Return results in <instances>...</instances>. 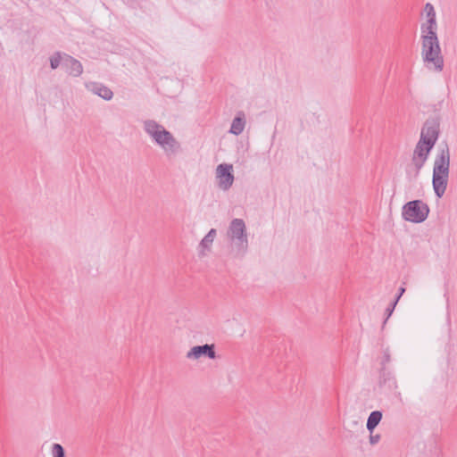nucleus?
I'll return each mask as SVG.
<instances>
[{"instance_id": "nucleus-3", "label": "nucleus", "mask_w": 457, "mask_h": 457, "mask_svg": "<svg viewBox=\"0 0 457 457\" xmlns=\"http://www.w3.org/2000/svg\"><path fill=\"white\" fill-rule=\"evenodd\" d=\"M422 59L428 69L442 71L444 69V57L442 55L437 36L421 35Z\"/></svg>"}, {"instance_id": "nucleus-4", "label": "nucleus", "mask_w": 457, "mask_h": 457, "mask_svg": "<svg viewBox=\"0 0 457 457\" xmlns=\"http://www.w3.org/2000/svg\"><path fill=\"white\" fill-rule=\"evenodd\" d=\"M228 239L233 245L237 254L243 256L248 248L245 223L242 219H233L227 231Z\"/></svg>"}, {"instance_id": "nucleus-18", "label": "nucleus", "mask_w": 457, "mask_h": 457, "mask_svg": "<svg viewBox=\"0 0 457 457\" xmlns=\"http://www.w3.org/2000/svg\"><path fill=\"white\" fill-rule=\"evenodd\" d=\"M63 55L60 52H55L50 58V67L52 70H55L61 64L62 66Z\"/></svg>"}, {"instance_id": "nucleus-13", "label": "nucleus", "mask_w": 457, "mask_h": 457, "mask_svg": "<svg viewBox=\"0 0 457 457\" xmlns=\"http://www.w3.org/2000/svg\"><path fill=\"white\" fill-rule=\"evenodd\" d=\"M245 126V114L243 112H239L233 119L228 132L235 136H238L244 131Z\"/></svg>"}, {"instance_id": "nucleus-19", "label": "nucleus", "mask_w": 457, "mask_h": 457, "mask_svg": "<svg viewBox=\"0 0 457 457\" xmlns=\"http://www.w3.org/2000/svg\"><path fill=\"white\" fill-rule=\"evenodd\" d=\"M51 453L52 457H66L63 446L58 443L52 445Z\"/></svg>"}, {"instance_id": "nucleus-23", "label": "nucleus", "mask_w": 457, "mask_h": 457, "mask_svg": "<svg viewBox=\"0 0 457 457\" xmlns=\"http://www.w3.org/2000/svg\"><path fill=\"white\" fill-rule=\"evenodd\" d=\"M405 287H400L398 288V293L396 294V295L395 296V299L394 301H396V303L399 302L400 298L402 297V295L405 293Z\"/></svg>"}, {"instance_id": "nucleus-10", "label": "nucleus", "mask_w": 457, "mask_h": 457, "mask_svg": "<svg viewBox=\"0 0 457 457\" xmlns=\"http://www.w3.org/2000/svg\"><path fill=\"white\" fill-rule=\"evenodd\" d=\"M62 68L69 75L73 77H79L83 72L81 62L67 54H63Z\"/></svg>"}, {"instance_id": "nucleus-5", "label": "nucleus", "mask_w": 457, "mask_h": 457, "mask_svg": "<svg viewBox=\"0 0 457 457\" xmlns=\"http://www.w3.org/2000/svg\"><path fill=\"white\" fill-rule=\"evenodd\" d=\"M429 212V206L426 203L422 200L415 199L403 204L402 217L409 222L421 223L428 219Z\"/></svg>"}, {"instance_id": "nucleus-7", "label": "nucleus", "mask_w": 457, "mask_h": 457, "mask_svg": "<svg viewBox=\"0 0 457 457\" xmlns=\"http://www.w3.org/2000/svg\"><path fill=\"white\" fill-rule=\"evenodd\" d=\"M216 178L218 179V187L226 191L228 190L234 182L233 166L228 163H221L217 166Z\"/></svg>"}, {"instance_id": "nucleus-20", "label": "nucleus", "mask_w": 457, "mask_h": 457, "mask_svg": "<svg viewBox=\"0 0 457 457\" xmlns=\"http://www.w3.org/2000/svg\"><path fill=\"white\" fill-rule=\"evenodd\" d=\"M398 303H396V301H392L388 306L386 308V311H385V315H386V318L383 321V325H382V328L385 327L387 320L391 317V315L393 314L395 309V306Z\"/></svg>"}, {"instance_id": "nucleus-11", "label": "nucleus", "mask_w": 457, "mask_h": 457, "mask_svg": "<svg viewBox=\"0 0 457 457\" xmlns=\"http://www.w3.org/2000/svg\"><path fill=\"white\" fill-rule=\"evenodd\" d=\"M428 159L420 157H411V165L406 168V176L409 180L416 179L420 176V170L423 168Z\"/></svg>"}, {"instance_id": "nucleus-16", "label": "nucleus", "mask_w": 457, "mask_h": 457, "mask_svg": "<svg viewBox=\"0 0 457 457\" xmlns=\"http://www.w3.org/2000/svg\"><path fill=\"white\" fill-rule=\"evenodd\" d=\"M436 29V18L434 17L428 18L427 21L420 26L422 35L437 36Z\"/></svg>"}, {"instance_id": "nucleus-24", "label": "nucleus", "mask_w": 457, "mask_h": 457, "mask_svg": "<svg viewBox=\"0 0 457 457\" xmlns=\"http://www.w3.org/2000/svg\"><path fill=\"white\" fill-rule=\"evenodd\" d=\"M379 440H380V435H378V434L372 435V433L370 434V445H375V444L378 443Z\"/></svg>"}, {"instance_id": "nucleus-22", "label": "nucleus", "mask_w": 457, "mask_h": 457, "mask_svg": "<svg viewBox=\"0 0 457 457\" xmlns=\"http://www.w3.org/2000/svg\"><path fill=\"white\" fill-rule=\"evenodd\" d=\"M424 10L427 13L428 18H431V17L436 18V12H435L434 6L430 3L426 4Z\"/></svg>"}, {"instance_id": "nucleus-1", "label": "nucleus", "mask_w": 457, "mask_h": 457, "mask_svg": "<svg viewBox=\"0 0 457 457\" xmlns=\"http://www.w3.org/2000/svg\"><path fill=\"white\" fill-rule=\"evenodd\" d=\"M449 173L450 148L447 142L444 141L438 146L432 173V187L437 198H442L446 191Z\"/></svg>"}, {"instance_id": "nucleus-9", "label": "nucleus", "mask_w": 457, "mask_h": 457, "mask_svg": "<svg viewBox=\"0 0 457 457\" xmlns=\"http://www.w3.org/2000/svg\"><path fill=\"white\" fill-rule=\"evenodd\" d=\"M201 357H206L211 360L216 359L215 345L204 344L202 345H195L187 353V358L188 359L197 360Z\"/></svg>"}, {"instance_id": "nucleus-25", "label": "nucleus", "mask_w": 457, "mask_h": 457, "mask_svg": "<svg viewBox=\"0 0 457 457\" xmlns=\"http://www.w3.org/2000/svg\"><path fill=\"white\" fill-rule=\"evenodd\" d=\"M396 395H397V397L401 398V393L400 392H397Z\"/></svg>"}, {"instance_id": "nucleus-15", "label": "nucleus", "mask_w": 457, "mask_h": 457, "mask_svg": "<svg viewBox=\"0 0 457 457\" xmlns=\"http://www.w3.org/2000/svg\"><path fill=\"white\" fill-rule=\"evenodd\" d=\"M382 417L383 414L381 411H373L370 413L367 420L366 428L370 434L373 433L374 429L379 424Z\"/></svg>"}, {"instance_id": "nucleus-8", "label": "nucleus", "mask_w": 457, "mask_h": 457, "mask_svg": "<svg viewBox=\"0 0 457 457\" xmlns=\"http://www.w3.org/2000/svg\"><path fill=\"white\" fill-rule=\"evenodd\" d=\"M380 390L391 392L398 387L397 380L392 370L388 368H380L378 381Z\"/></svg>"}, {"instance_id": "nucleus-6", "label": "nucleus", "mask_w": 457, "mask_h": 457, "mask_svg": "<svg viewBox=\"0 0 457 457\" xmlns=\"http://www.w3.org/2000/svg\"><path fill=\"white\" fill-rule=\"evenodd\" d=\"M440 124L441 118L439 116L428 117L421 128L420 139L424 138V142L435 146L440 136Z\"/></svg>"}, {"instance_id": "nucleus-2", "label": "nucleus", "mask_w": 457, "mask_h": 457, "mask_svg": "<svg viewBox=\"0 0 457 457\" xmlns=\"http://www.w3.org/2000/svg\"><path fill=\"white\" fill-rule=\"evenodd\" d=\"M144 129L152 140L165 152L167 156L174 155L180 151V144L171 132L154 120H145Z\"/></svg>"}, {"instance_id": "nucleus-14", "label": "nucleus", "mask_w": 457, "mask_h": 457, "mask_svg": "<svg viewBox=\"0 0 457 457\" xmlns=\"http://www.w3.org/2000/svg\"><path fill=\"white\" fill-rule=\"evenodd\" d=\"M434 148V145L424 142V140H419L413 151L412 156L420 157L423 159H428V156Z\"/></svg>"}, {"instance_id": "nucleus-17", "label": "nucleus", "mask_w": 457, "mask_h": 457, "mask_svg": "<svg viewBox=\"0 0 457 457\" xmlns=\"http://www.w3.org/2000/svg\"><path fill=\"white\" fill-rule=\"evenodd\" d=\"M216 233L217 231L215 228H211L209 232L204 236V237L201 240L200 247H202L203 249L210 250L214 240V237L216 236Z\"/></svg>"}, {"instance_id": "nucleus-12", "label": "nucleus", "mask_w": 457, "mask_h": 457, "mask_svg": "<svg viewBox=\"0 0 457 457\" xmlns=\"http://www.w3.org/2000/svg\"><path fill=\"white\" fill-rule=\"evenodd\" d=\"M88 88L93 94L106 101L111 100L113 96L112 91L108 87L98 82L91 83Z\"/></svg>"}, {"instance_id": "nucleus-21", "label": "nucleus", "mask_w": 457, "mask_h": 457, "mask_svg": "<svg viewBox=\"0 0 457 457\" xmlns=\"http://www.w3.org/2000/svg\"><path fill=\"white\" fill-rule=\"evenodd\" d=\"M391 361V353L389 347L383 350V356L380 361V368H387L386 365Z\"/></svg>"}]
</instances>
